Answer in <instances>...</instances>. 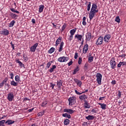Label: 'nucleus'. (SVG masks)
I'll list each match as a JSON object with an SVG mask.
<instances>
[{
    "instance_id": "nucleus-1",
    "label": "nucleus",
    "mask_w": 126,
    "mask_h": 126,
    "mask_svg": "<svg viewBox=\"0 0 126 126\" xmlns=\"http://www.w3.org/2000/svg\"><path fill=\"white\" fill-rule=\"evenodd\" d=\"M98 8L96 4H93L92 6L90 12L89 13V18L90 20L93 19L94 15H96V13H98Z\"/></svg>"
},
{
    "instance_id": "nucleus-2",
    "label": "nucleus",
    "mask_w": 126,
    "mask_h": 126,
    "mask_svg": "<svg viewBox=\"0 0 126 126\" xmlns=\"http://www.w3.org/2000/svg\"><path fill=\"white\" fill-rule=\"evenodd\" d=\"M76 97L75 96H72L68 98L69 106H72L76 103Z\"/></svg>"
},
{
    "instance_id": "nucleus-3",
    "label": "nucleus",
    "mask_w": 126,
    "mask_h": 126,
    "mask_svg": "<svg viewBox=\"0 0 126 126\" xmlns=\"http://www.w3.org/2000/svg\"><path fill=\"white\" fill-rule=\"evenodd\" d=\"M96 82L99 84L101 85L102 84V74L100 73H97L96 75Z\"/></svg>"
},
{
    "instance_id": "nucleus-4",
    "label": "nucleus",
    "mask_w": 126,
    "mask_h": 126,
    "mask_svg": "<svg viewBox=\"0 0 126 126\" xmlns=\"http://www.w3.org/2000/svg\"><path fill=\"white\" fill-rule=\"evenodd\" d=\"M110 64L111 68H112L113 69H115V68H116L117 63H116V60H115V58H112L111 60Z\"/></svg>"
},
{
    "instance_id": "nucleus-5",
    "label": "nucleus",
    "mask_w": 126,
    "mask_h": 126,
    "mask_svg": "<svg viewBox=\"0 0 126 126\" xmlns=\"http://www.w3.org/2000/svg\"><path fill=\"white\" fill-rule=\"evenodd\" d=\"M68 60L69 59L67 58V57H60L58 59V61L59 62V63H64L65 62H67Z\"/></svg>"
},
{
    "instance_id": "nucleus-6",
    "label": "nucleus",
    "mask_w": 126,
    "mask_h": 126,
    "mask_svg": "<svg viewBox=\"0 0 126 126\" xmlns=\"http://www.w3.org/2000/svg\"><path fill=\"white\" fill-rule=\"evenodd\" d=\"M7 98L8 100V101H9L10 102H11V101H12V100L14 99V95H13V93L12 92L9 93L8 94Z\"/></svg>"
},
{
    "instance_id": "nucleus-7",
    "label": "nucleus",
    "mask_w": 126,
    "mask_h": 126,
    "mask_svg": "<svg viewBox=\"0 0 126 126\" xmlns=\"http://www.w3.org/2000/svg\"><path fill=\"white\" fill-rule=\"evenodd\" d=\"M1 35H4V36H7L9 35V31L7 29H3L2 31L0 32Z\"/></svg>"
},
{
    "instance_id": "nucleus-8",
    "label": "nucleus",
    "mask_w": 126,
    "mask_h": 126,
    "mask_svg": "<svg viewBox=\"0 0 126 126\" xmlns=\"http://www.w3.org/2000/svg\"><path fill=\"white\" fill-rule=\"evenodd\" d=\"M38 43H36L33 46H32L30 48L31 52H32V53H35V52L36 51V49L38 47Z\"/></svg>"
},
{
    "instance_id": "nucleus-9",
    "label": "nucleus",
    "mask_w": 126,
    "mask_h": 126,
    "mask_svg": "<svg viewBox=\"0 0 126 126\" xmlns=\"http://www.w3.org/2000/svg\"><path fill=\"white\" fill-rule=\"evenodd\" d=\"M95 44L97 45V46H99V45H102V44H103V37H99Z\"/></svg>"
},
{
    "instance_id": "nucleus-10",
    "label": "nucleus",
    "mask_w": 126,
    "mask_h": 126,
    "mask_svg": "<svg viewBox=\"0 0 126 126\" xmlns=\"http://www.w3.org/2000/svg\"><path fill=\"white\" fill-rule=\"evenodd\" d=\"M110 39H111V35L106 34L103 38V41L105 43H108L110 41Z\"/></svg>"
},
{
    "instance_id": "nucleus-11",
    "label": "nucleus",
    "mask_w": 126,
    "mask_h": 126,
    "mask_svg": "<svg viewBox=\"0 0 126 126\" xmlns=\"http://www.w3.org/2000/svg\"><path fill=\"white\" fill-rule=\"evenodd\" d=\"M74 82L77 84L79 87H81V85H82V82L81 81L78 80L77 78H75L73 79Z\"/></svg>"
},
{
    "instance_id": "nucleus-12",
    "label": "nucleus",
    "mask_w": 126,
    "mask_h": 126,
    "mask_svg": "<svg viewBox=\"0 0 126 126\" xmlns=\"http://www.w3.org/2000/svg\"><path fill=\"white\" fill-rule=\"evenodd\" d=\"M88 44H86V45H84V48L83 49V54H86L87 53V51H88Z\"/></svg>"
},
{
    "instance_id": "nucleus-13",
    "label": "nucleus",
    "mask_w": 126,
    "mask_h": 126,
    "mask_svg": "<svg viewBox=\"0 0 126 126\" xmlns=\"http://www.w3.org/2000/svg\"><path fill=\"white\" fill-rule=\"evenodd\" d=\"M86 38L87 39V41H90L92 38V34L90 32H88L86 35Z\"/></svg>"
},
{
    "instance_id": "nucleus-14",
    "label": "nucleus",
    "mask_w": 126,
    "mask_h": 126,
    "mask_svg": "<svg viewBox=\"0 0 126 126\" xmlns=\"http://www.w3.org/2000/svg\"><path fill=\"white\" fill-rule=\"evenodd\" d=\"M57 85L59 89L61 90L62 86H63V81L62 80L58 81Z\"/></svg>"
},
{
    "instance_id": "nucleus-15",
    "label": "nucleus",
    "mask_w": 126,
    "mask_h": 126,
    "mask_svg": "<svg viewBox=\"0 0 126 126\" xmlns=\"http://www.w3.org/2000/svg\"><path fill=\"white\" fill-rule=\"evenodd\" d=\"M63 111L65 112V113H68L69 114H73L74 113V111L72 109H64L63 110Z\"/></svg>"
},
{
    "instance_id": "nucleus-16",
    "label": "nucleus",
    "mask_w": 126,
    "mask_h": 126,
    "mask_svg": "<svg viewBox=\"0 0 126 126\" xmlns=\"http://www.w3.org/2000/svg\"><path fill=\"white\" fill-rule=\"evenodd\" d=\"M98 105H99V106H100V108L102 110H106V109L107 108V104H105L104 103H98Z\"/></svg>"
},
{
    "instance_id": "nucleus-17",
    "label": "nucleus",
    "mask_w": 126,
    "mask_h": 126,
    "mask_svg": "<svg viewBox=\"0 0 126 126\" xmlns=\"http://www.w3.org/2000/svg\"><path fill=\"white\" fill-rule=\"evenodd\" d=\"M84 108L85 109H90V107H91V106L90 105V103H88V102H87V101H86L84 103Z\"/></svg>"
},
{
    "instance_id": "nucleus-18",
    "label": "nucleus",
    "mask_w": 126,
    "mask_h": 126,
    "mask_svg": "<svg viewBox=\"0 0 126 126\" xmlns=\"http://www.w3.org/2000/svg\"><path fill=\"white\" fill-rule=\"evenodd\" d=\"M122 65H126V62H120L118 64L117 66L119 68H121L122 67Z\"/></svg>"
},
{
    "instance_id": "nucleus-19",
    "label": "nucleus",
    "mask_w": 126,
    "mask_h": 126,
    "mask_svg": "<svg viewBox=\"0 0 126 126\" xmlns=\"http://www.w3.org/2000/svg\"><path fill=\"white\" fill-rule=\"evenodd\" d=\"M83 37V36L81 34H76L75 35V38H77V39H78V40H79V41H81V40H82V37Z\"/></svg>"
},
{
    "instance_id": "nucleus-20",
    "label": "nucleus",
    "mask_w": 126,
    "mask_h": 126,
    "mask_svg": "<svg viewBox=\"0 0 126 126\" xmlns=\"http://www.w3.org/2000/svg\"><path fill=\"white\" fill-rule=\"evenodd\" d=\"M63 45H64V43H63V42L62 41L60 44L59 52H61L63 51Z\"/></svg>"
},
{
    "instance_id": "nucleus-21",
    "label": "nucleus",
    "mask_w": 126,
    "mask_h": 126,
    "mask_svg": "<svg viewBox=\"0 0 126 126\" xmlns=\"http://www.w3.org/2000/svg\"><path fill=\"white\" fill-rule=\"evenodd\" d=\"M7 78H5L3 80V81L0 84V88H1V87H3V85H4V83H6L7 82Z\"/></svg>"
},
{
    "instance_id": "nucleus-22",
    "label": "nucleus",
    "mask_w": 126,
    "mask_h": 126,
    "mask_svg": "<svg viewBox=\"0 0 126 126\" xmlns=\"http://www.w3.org/2000/svg\"><path fill=\"white\" fill-rule=\"evenodd\" d=\"M62 42V37L60 36L56 41L55 46H58Z\"/></svg>"
},
{
    "instance_id": "nucleus-23",
    "label": "nucleus",
    "mask_w": 126,
    "mask_h": 126,
    "mask_svg": "<svg viewBox=\"0 0 126 126\" xmlns=\"http://www.w3.org/2000/svg\"><path fill=\"white\" fill-rule=\"evenodd\" d=\"M5 124H7L8 126H10V125H12L13 124H14V121L8 120L6 122Z\"/></svg>"
},
{
    "instance_id": "nucleus-24",
    "label": "nucleus",
    "mask_w": 126,
    "mask_h": 126,
    "mask_svg": "<svg viewBox=\"0 0 126 126\" xmlns=\"http://www.w3.org/2000/svg\"><path fill=\"white\" fill-rule=\"evenodd\" d=\"M86 119L88 120V121H92V120H94V117L93 115H89L88 116L86 117Z\"/></svg>"
},
{
    "instance_id": "nucleus-25",
    "label": "nucleus",
    "mask_w": 126,
    "mask_h": 126,
    "mask_svg": "<svg viewBox=\"0 0 126 126\" xmlns=\"http://www.w3.org/2000/svg\"><path fill=\"white\" fill-rule=\"evenodd\" d=\"M44 7H45V6H44V5H40L39 6V12L40 13L43 12V10H44Z\"/></svg>"
},
{
    "instance_id": "nucleus-26",
    "label": "nucleus",
    "mask_w": 126,
    "mask_h": 126,
    "mask_svg": "<svg viewBox=\"0 0 126 126\" xmlns=\"http://www.w3.org/2000/svg\"><path fill=\"white\" fill-rule=\"evenodd\" d=\"M10 84L12 86H17V85H18V83L14 81V80H13L11 81Z\"/></svg>"
},
{
    "instance_id": "nucleus-27",
    "label": "nucleus",
    "mask_w": 126,
    "mask_h": 126,
    "mask_svg": "<svg viewBox=\"0 0 126 126\" xmlns=\"http://www.w3.org/2000/svg\"><path fill=\"white\" fill-rule=\"evenodd\" d=\"M14 24H15V20H12L9 24L8 27H10V28L13 27V26H14Z\"/></svg>"
},
{
    "instance_id": "nucleus-28",
    "label": "nucleus",
    "mask_w": 126,
    "mask_h": 126,
    "mask_svg": "<svg viewBox=\"0 0 126 126\" xmlns=\"http://www.w3.org/2000/svg\"><path fill=\"white\" fill-rule=\"evenodd\" d=\"M10 16L13 19H17V17H18V15H16L15 14H13L12 13H10Z\"/></svg>"
},
{
    "instance_id": "nucleus-29",
    "label": "nucleus",
    "mask_w": 126,
    "mask_h": 126,
    "mask_svg": "<svg viewBox=\"0 0 126 126\" xmlns=\"http://www.w3.org/2000/svg\"><path fill=\"white\" fill-rule=\"evenodd\" d=\"M62 116L63 117H64V118H67L68 119H70L71 118L70 115L67 113H64L62 115Z\"/></svg>"
},
{
    "instance_id": "nucleus-30",
    "label": "nucleus",
    "mask_w": 126,
    "mask_h": 126,
    "mask_svg": "<svg viewBox=\"0 0 126 126\" xmlns=\"http://www.w3.org/2000/svg\"><path fill=\"white\" fill-rule=\"evenodd\" d=\"M16 62L17 63H19L20 66H21V67H24V64H23L22 63V62L19 61V60H17L16 61Z\"/></svg>"
},
{
    "instance_id": "nucleus-31",
    "label": "nucleus",
    "mask_w": 126,
    "mask_h": 126,
    "mask_svg": "<svg viewBox=\"0 0 126 126\" xmlns=\"http://www.w3.org/2000/svg\"><path fill=\"white\" fill-rule=\"evenodd\" d=\"M79 98L80 100H85V99L87 98V96L86 95H80Z\"/></svg>"
},
{
    "instance_id": "nucleus-32",
    "label": "nucleus",
    "mask_w": 126,
    "mask_h": 126,
    "mask_svg": "<svg viewBox=\"0 0 126 126\" xmlns=\"http://www.w3.org/2000/svg\"><path fill=\"white\" fill-rule=\"evenodd\" d=\"M55 68H57V66H56V65H52V67H51L49 70L50 73H52V72H53L54 69H55Z\"/></svg>"
},
{
    "instance_id": "nucleus-33",
    "label": "nucleus",
    "mask_w": 126,
    "mask_h": 126,
    "mask_svg": "<svg viewBox=\"0 0 126 126\" xmlns=\"http://www.w3.org/2000/svg\"><path fill=\"white\" fill-rule=\"evenodd\" d=\"M55 50H56V49H55V48H54V47L51 48L50 49V50L48 51L49 54H53V53H54L55 52Z\"/></svg>"
},
{
    "instance_id": "nucleus-34",
    "label": "nucleus",
    "mask_w": 126,
    "mask_h": 126,
    "mask_svg": "<svg viewBox=\"0 0 126 126\" xmlns=\"http://www.w3.org/2000/svg\"><path fill=\"white\" fill-rule=\"evenodd\" d=\"M15 81H16L17 82H20V77L18 75H16L15 77Z\"/></svg>"
},
{
    "instance_id": "nucleus-35",
    "label": "nucleus",
    "mask_w": 126,
    "mask_h": 126,
    "mask_svg": "<svg viewBox=\"0 0 126 126\" xmlns=\"http://www.w3.org/2000/svg\"><path fill=\"white\" fill-rule=\"evenodd\" d=\"M44 114H45V110H43V111L40 112L37 114V116L38 117H42V116H43Z\"/></svg>"
},
{
    "instance_id": "nucleus-36",
    "label": "nucleus",
    "mask_w": 126,
    "mask_h": 126,
    "mask_svg": "<svg viewBox=\"0 0 126 126\" xmlns=\"http://www.w3.org/2000/svg\"><path fill=\"white\" fill-rule=\"evenodd\" d=\"M51 65H52V62H48L47 64L45 69H48V68H50V66H51Z\"/></svg>"
},
{
    "instance_id": "nucleus-37",
    "label": "nucleus",
    "mask_w": 126,
    "mask_h": 126,
    "mask_svg": "<svg viewBox=\"0 0 126 126\" xmlns=\"http://www.w3.org/2000/svg\"><path fill=\"white\" fill-rule=\"evenodd\" d=\"M79 71V67L77 66V67L75 69H74L73 74H76V72Z\"/></svg>"
},
{
    "instance_id": "nucleus-38",
    "label": "nucleus",
    "mask_w": 126,
    "mask_h": 126,
    "mask_svg": "<svg viewBox=\"0 0 126 126\" xmlns=\"http://www.w3.org/2000/svg\"><path fill=\"white\" fill-rule=\"evenodd\" d=\"M68 124H69V120L65 119L64 121V125H65V126H67V125H68Z\"/></svg>"
},
{
    "instance_id": "nucleus-39",
    "label": "nucleus",
    "mask_w": 126,
    "mask_h": 126,
    "mask_svg": "<svg viewBox=\"0 0 126 126\" xmlns=\"http://www.w3.org/2000/svg\"><path fill=\"white\" fill-rule=\"evenodd\" d=\"M75 32H76V30H75L74 29L71 30L70 31V33L71 35H72L73 36L74 35Z\"/></svg>"
},
{
    "instance_id": "nucleus-40",
    "label": "nucleus",
    "mask_w": 126,
    "mask_h": 126,
    "mask_svg": "<svg viewBox=\"0 0 126 126\" xmlns=\"http://www.w3.org/2000/svg\"><path fill=\"white\" fill-rule=\"evenodd\" d=\"M93 60H94V57L92 56L88 58L89 63H92L93 62Z\"/></svg>"
},
{
    "instance_id": "nucleus-41",
    "label": "nucleus",
    "mask_w": 126,
    "mask_h": 126,
    "mask_svg": "<svg viewBox=\"0 0 126 126\" xmlns=\"http://www.w3.org/2000/svg\"><path fill=\"white\" fill-rule=\"evenodd\" d=\"M91 8V2H89V4H88L87 6V10L88 11H90V8Z\"/></svg>"
},
{
    "instance_id": "nucleus-42",
    "label": "nucleus",
    "mask_w": 126,
    "mask_h": 126,
    "mask_svg": "<svg viewBox=\"0 0 126 126\" xmlns=\"http://www.w3.org/2000/svg\"><path fill=\"white\" fill-rule=\"evenodd\" d=\"M115 21L118 23H120L121 21V19H120V17L119 16L116 17L115 18Z\"/></svg>"
},
{
    "instance_id": "nucleus-43",
    "label": "nucleus",
    "mask_w": 126,
    "mask_h": 126,
    "mask_svg": "<svg viewBox=\"0 0 126 126\" xmlns=\"http://www.w3.org/2000/svg\"><path fill=\"white\" fill-rule=\"evenodd\" d=\"M47 104H48V103L47 102V101H43L41 104V107H45V106H46L47 105Z\"/></svg>"
},
{
    "instance_id": "nucleus-44",
    "label": "nucleus",
    "mask_w": 126,
    "mask_h": 126,
    "mask_svg": "<svg viewBox=\"0 0 126 126\" xmlns=\"http://www.w3.org/2000/svg\"><path fill=\"white\" fill-rule=\"evenodd\" d=\"M10 10L12 12H15L16 13H19V11L15 10V9H14V8H11V9H10Z\"/></svg>"
},
{
    "instance_id": "nucleus-45",
    "label": "nucleus",
    "mask_w": 126,
    "mask_h": 126,
    "mask_svg": "<svg viewBox=\"0 0 126 126\" xmlns=\"http://www.w3.org/2000/svg\"><path fill=\"white\" fill-rule=\"evenodd\" d=\"M4 123H5V120H1L0 121V126H4Z\"/></svg>"
},
{
    "instance_id": "nucleus-46",
    "label": "nucleus",
    "mask_w": 126,
    "mask_h": 126,
    "mask_svg": "<svg viewBox=\"0 0 126 126\" xmlns=\"http://www.w3.org/2000/svg\"><path fill=\"white\" fill-rule=\"evenodd\" d=\"M50 85L52 89H54V88L56 86V84H53V83H50Z\"/></svg>"
},
{
    "instance_id": "nucleus-47",
    "label": "nucleus",
    "mask_w": 126,
    "mask_h": 126,
    "mask_svg": "<svg viewBox=\"0 0 126 126\" xmlns=\"http://www.w3.org/2000/svg\"><path fill=\"white\" fill-rule=\"evenodd\" d=\"M10 76L11 79H13V77L14 76V74H13V72H10Z\"/></svg>"
},
{
    "instance_id": "nucleus-48",
    "label": "nucleus",
    "mask_w": 126,
    "mask_h": 126,
    "mask_svg": "<svg viewBox=\"0 0 126 126\" xmlns=\"http://www.w3.org/2000/svg\"><path fill=\"white\" fill-rule=\"evenodd\" d=\"M118 95L119 97L118 99H120L121 98V97H122V93L121 92V91H118Z\"/></svg>"
},
{
    "instance_id": "nucleus-49",
    "label": "nucleus",
    "mask_w": 126,
    "mask_h": 126,
    "mask_svg": "<svg viewBox=\"0 0 126 126\" xmlns=\"http://www.w3.org/2000/svg\"><path fill=\"white\" fill-rule=\"evenodd\" d=\"M77 58H78V53H77V52H76L74 55V59L76 60Z\"/></svg>"
},
{
    "instance_id": "nucleus-50",
    "label": "nucleus",
    "mask_w": 126,
    "mask_h": 126,
    "mask_svg": "<svg viewBox=\"0 0 126 126\" xmlns=\"http://www.w3.org/2000/svg\"><path fill=\"white\" fill-rule=\"evenodd\" d=\"M75 92L76 93V94H77V95H81V94H82V93H80L78 91H77V90H75Z\"/></svg>"
},
{
    "instance_id": "nucleus-51",
    "label": "nucleus",
    "mask_w": 126,
    "mask_h": 126,
    "mask_svg": "<svg viewBox=\"0 0 126 126\" xmlns=\"http://www.w3.org/2000/svg\"><path fill=\"white\" fill-rule=\"evenodd\" d=\"M66 27V25H65V24L63 25L62 27V31H63L65 29Z\"/></svg>"
},
{
    "instance_id": "nucleus-52",
    "label": "nucleus",
    "mask_w": 126,
    "mask_h": 126,
    "mask_svg": "<svg viewBox=\"0 0 126 126\" xmlns=\"http://www.w3.org/2000/svg\"><path fill=\"white\" fill-rule=\"evenodd\" d=\"M73 38V35L70 34V35L69 36V37L68 38V40L69 41H71V40H72V38Z\"/></svg>"
},
{
    "instance_id": "nucleus-53",
    "label": "nucleus",
    "mask_w": 126,
    "mask_h": 126,
    "mask_svg": "<svg viewBox=\"0 0 126 126\" xmlns=\"http://www.w3.org/2000/svg\"><path fill=\"white\" fill-rule=\"evenodd\" d=\"M82 62V59L81 58H79V61H78V64H81V63Z\"/></svg>"
},
{
    "instance_id": "nucleus-54",
    "label": "nucleus",
    "mask_w": 126,
    "mask_h": 126,
    "mask_svg": "<svg viewBox=\"0 0 126 126\" xmlns=\"http://www.w3.org/2000/svg\"><path fill=\"white\" fill-rule=\"evenodd\" d=\"M72 61H71L70 62H69L68 63V66H70V65H71V64H72Z\"/></svg>"
},
{
    "instance_id": "nucleus-55",
    "label": "nucleus",
    "mask_w": 126,
    "mask_h": 126,
    "mask_svg": "<svg viewBox=\"0 0 126 126\" xmlns=\"http://www.w3.org/2000/svg\"><path fill=\"white\" fill-rule=\"evenodd\" d=\"M10 44L11 45V47H12V49H13V50H14V44H13L12 43V42H11L10 43Z\"/></svg>"
},
{
    "instance_id": "nucleus-56",
    "label": "nucleus",
    "mask_w": 126,
    "mask_h": 126,
    "mask_svg": "<svg viewBox=\"0 0 126 126\" xmlns=\"http://www.w3.org/2000/svg\"><path fill=\"white\" fill-rule=\"evenodd\" d=\"M111 84L115 85V84H116V80H113L111 82Z\"/></svg>"
},
{
    "instance_id": "nucleus-57",
    "label": "nucleus",
    "mask_w": 126,
    "mask_h": 126,
    "mask_svg": "<svg viewBox=\"0 0 126 126\" xmlns=\"http://www.w3.org/2000/svg\"><path fill=\"white\" fill-rule=\"evenodd\" d=\"M103 99H105V96H103V97H99V100L100 101H101V100H102Z\"/></svg>"
},
{
    "instance_id": "nucleus-58",
    "label": "nucleus",
    "mask_w": 126,
    "mask_h": 126,
    "mask_svg": "<svg viewBox=\"0 0 126 126\" xmlns=\"http://www.w3.org/2000/svg\"><path fill=\"white\" fill-rule=\"evenodd\" d=\"M32 23H33V24H35V19H32Z\"/></svg>"
},
{
    "instance_id": "nucleus-59",
    "label": "nucleus",
    "mask_w": 126,
    "mask_h": 126,
    "mask_svg": "<svg viewBox=\"0 0 126 126\" xmlns=\"http://www.w3.org/2000/svg\"><path fill=\"white\" fill-rule=\"evenodd\" d=\"M82 24L85 26V25H86V22L85 21H83Z\"/></svg>"
},
{
    "instance_id": "nucleus-60",
    "label": "nucleus",
    "mask_w": 126,
    "mask_h": 126,
    "mask_svg": "<svg viewBox=\"0 0 126 126\" xmlns=\"http://www.w3.org/2000/svg\"><path fill=\"white\" fill-rule=\"evenodd\" d=\"M33 110H34V108H32V109H29L28 112H29L30 113V112H32V111H33Z\"/></svg>"
},
{
    "instance_id": "nucleus-61",
    "label": "nucleus",
    "mask_w": 126,
    "mask_h": 126,
    "mask_svg": "<svg viewBox=\"0 0 126 126\" xmlns=\"http://www.w3.org/2000/svg\"><path fill=\"white\" fill-rule=\"evenodd\" d=\"M121 58H126V54L121 55Z\"/></svg>"
},
{
    "instance_id": "nucleus-62",
    "label": "nucleus",
    "mask_w": 126,
    "mask_h": 126,
    "mask_svg": "<svg viewBox=\"0 0 126 126\" xmlns=\"http://www.w3.org/2000/svg\"><path fill=\"white\" fill-rule=\"evenodd\" d=\"M6 116H5V115L3 116V117L0 118V120H2L3 119H4V118H5Z\"/></svg>"
},
{
    "instance_id": "nucleus-63",
    "label": "nucleus",
    "mask_w": 126,
    "mask_h": 126,
    "mask_svg": "<svg viewBox=\"0 0 126 126\" xmlns=\"http://www.w3.org/2000/svg\"><path fill=\"white\" fill-rule=\"evenodd\" d=\"M92 113H96V110L95 109L92 110Z\"/></svg>"
},
{
    "instance_id": "nucleus-64",
    "label": "nucleus",
    "mask_w": 126,
    "mask_h": 126,
    "mask_svg": "<svg viewBox=\"0 0 126 126\" xmlns=\"http://www.w3.org/2000/svg\"><path fill=\"white\" fill-rule=\"evenodd\" d=\"M84 69L85 70H87V66H86V65L84 66Z\"/></svg>"
}]
</instances>
